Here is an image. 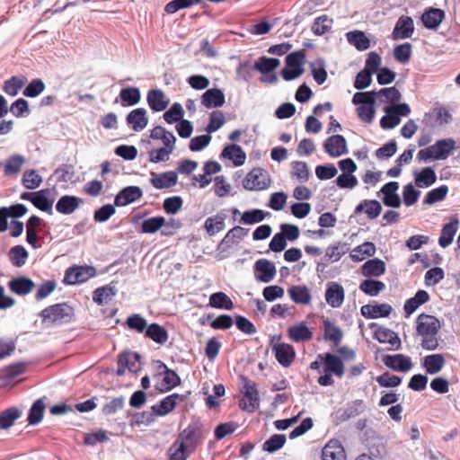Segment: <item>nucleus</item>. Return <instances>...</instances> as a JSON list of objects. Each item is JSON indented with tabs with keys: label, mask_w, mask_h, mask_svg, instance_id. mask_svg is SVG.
<instances>
[{
	"label": "nucleus",
	"mask_w": 460,
	"mask_h": 460,
	"mask_svg": "<svg viewBox=\"0 0 460 460\" xmlns=\"http://www.w3.org/2000/svg\"><path fill=\"white\" fill-rule=\"evenodd\" d=\"M40 317L48 324L67 323L74 318V309L66 303L56 304L42 310Z\"/></svg>",
	"instance_id": "obj_1"
},
{
	"label": "nucleus",
	"mask_w": 460,
	"mask_h": 460,
	"mask_svg": "<svg viewBox=\"0 0 460 460\" xmlns=\"http://www.w3.org/2000/svg\"><path fill=\"white\" fill-rule=\"evenodd\" d=\"M323 372H324V375L319 376L318 384L322 386L333 385L332 375L341 377L344 373V365L341 358L333 353H324Z\"/></svg>",
	"instance_id": "obj_2"
},
{
	"label": "nucleus",
	"mask_w": 460,
	"mask_h": 460,
	"mask_svg": "<svg viewBox=\"0 0 460 460\" xmlns=\"http://www.w3.org/2000/svg\"><path fill=\"white\" fill-rule=\"evenodd\" d=\"M376 92L357 93L353 96V102L357 107V113L361 120L370 123L375 114Z\"/></svg>",
	"instance_id": "obj_3"
},
{
	"label": "nucleus",
	"mask_w": 460,
	"mask_h": 460,
	"mask_svg": "<svg viewBox=\"0 0 460 460\" xmlns=\"http://www.w3.org/2000/svg\"><path fill=\"white\" fill-rule=\"evenodd\" d=\"M276 266L267 259H260L254 264V278L257 281L269 283L275 278Z\"/></svg>",
	"instance_id": "obj_4"
},
{
	"label": "nucleus",
	"mask_w": 460,
	"mask_h": 460,
	"mask_svg": "<svg viewBox=\"0 0 460 460\" xmlns=\"http://www.w3.org/2000/svg\"><path fill=\"white\" fill-rule=\"evenodd\" d=\"M244 189L249 190H260L268 188L269 180L265 172L260 168L251 171L243 181Z\"/></svg>",
	"instance_id": "obj_5"
},
{
	"label": "nucleus",
	"mask_w": 460,
	"mask_h": 460,
	"mask_svg": "<svg viewBox=\"0 0 460 460\" xmlns=\"http://www.w3.org/2000/svg\"><path fill=\"white\" fill-rule=\"evenodd\" d=\"M379 66L380 59H367L365 68L357 75L355 87L357 89L367 87L372 81L371 75L377 72Z\"/></svg>",
	"instance_id": "obj_6"
},
{
	"label": "nucleus",
	"mask_w": 460,
	"mask_h": 460,
	"mask_svg": "<svg viewBox=\"0 0 460 460\" xmlns=\"http://www.w3.org/2000/svg\"><path fill=\"white\" fill-rule=\"evenodd\" d=\"M439 328V321L432 315L420 314L417 318V332L421 336L437 335Z\"/></svg>",
	"instance_id": "obj_7"
},
{
	"label": "nucleus",
	"mask_w": 460,
	"mask_h": 460,
	"mask_svg": "<svg viewBox=\"0 0 460 460\" xmlns=\"http://www.w3.org/2000/svg\"><path fill=\"white\" fill-rule=\"evenodd\" d=\"M244 398L242 401L243 409L252 412L259 408L260 400L256 385L253 382L244 381Z\"/></svg>",
	"instance_id": "obj_8"
},
{
	"label": "nucleus",
	"mask_w": 460,
	"mask_h": 460,
	"mask_svg": "<svg viewBox=\"0 0 460 460\" xmlns=\"http://www.w3.org/2000/svg\"><path fill=\"white\" fill-rule=\"evenodd\" d=\"M95 270L93 267L70 268L65 275V282L70 285L83 283L93 276Z\"/></svg>",
	"instance_id": "obj_9"
},
{
	"label": "nucleus",
	"mask_w": 460,
	"mask_h": 460,
	"mask_svg": "<svg viewBox=\"0 0 460 460\" xmlns=\"http://www.w3.org/2000/svg\"><path fill=\"white\" fill-rule=\"evenodd\" d=\"M272 349L275 352L276 359L283 367H288L296 355L294 348L289 344L279 342V339L273 343Z\"/></svg>",
	"instance_id": "obj_10"
},
{
	"label": "nucleus",
	"mask_w": 460,
	"mask_h": 460,
	"mask_svg": "<svg viewBox=\"0 0 460 460\" xmlns=\"http://www.w3.org/2000/svg\"><path fill=\"white\" fill-rule=\"evenodd\" d=\"M143 195L142 190L137 186H128L122 189L115 197L114 203L118 207L127 206Z\"/></svg>",
	"instance_id": "obj_11"
},
{
	"label": "nucleus",
	"mask_w": 460,
	"mask_h": 460,
	"mask_svg": "<svg viewBox=\"0 0 460 460\" xmlns=\"http://www.w3.org/2000/svg\"><path fill=\"white\" fill-rule=\"evenodd\" d=\"M178 176L173 171L162 173L151 172L150 182L157 190L169 189L177 183Z\"/></svg>",
	"instance_id": "obj_12"
},
{
	"label": "nucleus",
	"mask_w": 460,
	"mask_h": 460,
	"mask_svg": "<svg viewBox=\"0 0 460 460\" xmlns=\"http://www.w3.org/2000/svg\"><path fill=\"white\" fill-rule=\"evenodd\" d=\"M414 30V22L410 16H401L393 30V37L395 40L407 39L411 36Z\"/></svg>",
	"instance_id": "obj_13"
},
{
	"label": "nucleus",
	"mask_w": 460,
	"mask_h": 460,
	"mask_svg": "<svg viewBox=\"0 0 460 460\" xmlns=\"http://www.w3.org/2000/svg\"><path fill=\"white\" fill-rule=\"evenodd\" d=\"M126 120L134 131H141L148 124L146 111L144 108L135 109L128 114Z\"/></svg>",
	"instance_id": "obj_14"
},
{
	"label": "nucleus",
	"mask_w": 460,
	"mask_h": 460,
	"mask_svg": "<svg viewBox=\"0 0 460 460\" xmlns=\"http://www.w3.org/2000/svg\"><path fill=\"white\" fill-rule=\"evenodd\" d=\"M383 362L386 367L396 371L407 372L412 367L411 358L402 354L385 356Z\"/></svg>",
	"instance_id": "obj_15"
},
{
	"label": "nucleus",
	"mask_w": 460,
	"mask_h": 460,
	"mask_svg": "<svg viewBox=\"0 0 460 460\" xmlns=\"http://www.w3.org/2000/svg\"><path fill=\"white\" fill-rule=\"evenodd\" d=\"M323 460H345V449L340 440L332 439L325 445Z\"/></svg>",
	"instance_id": "obj_16"
},
{
	"label": "nucleus",
	"mask_w": 460,
	"mask_h": 460,
	"mask_svg": "<svg viewBox=\"0 0 460 460\" xmlns=\"http://www.w3.org/2000/svg\"><path fill=\"white\" fill-rule=\"evenodd\" d=\"M445 18V13L443 10L438 8L429 7L426 9L421 15V21L425 28L429 30L437 29L443 19Z\"/></svg>",
	"instance_id": "obj_17"
},
{
	"label": "nucleus",
	"mask_w": 460,
	"mask_h": 460,
	"mask_svg": "<svg viewBox=\"0 0 460 460\" xmlns=\"http://www.w3.org/2000/svg\"><path fill=\"white\" fill-rule=\"evenodd\" d=\"M399 189V183L396 181H390L383 186L381 192L384 195L383 202L387 207L399 208L401 206V199L396 191Z\"/></svg>",
	"instance_id": "obj_18"
},
{
	"label": "nucleus",
	"mask_w": 460,
	"mask_h": 460,
	"mask_svg": "<svg viewBox=\"0 0 460 460\" xmlns=\"http://www.w3.org/2000/svg\"><path fill=\"white\" fill-rule=\"evenodd\" d=\"M146 101L149 107L154 111H162L165 110L170 102L164 93L160 89H152L148 91Z\"/></svg>",
	"instance_id": "obj_19"
},
{
	"label": "nucleus",
	"mask_w": 460,
	"mask_h": 460,
	"mask_svg": "<svg viewBox=\"0 0 460 460\" xmlns=\"http://www.w3.org/2000/svg\"><path fill=\"white\" fill-rule=\"evenodd\" d=\"M82 203V199L71 195L62 196L56 204L58 212L64 215H71L77 210Z\"/></svg>",
	"instance_id": "obj_20"
},
{
	"label": "nucleus",
	"mask_w": 460,
	"mask_h": 460,
	"mask_svg": "<svg viewBox=\"0 0 460 460\" xmlns=\"http://www.w3.org/2000/svg\"><path fill=\"white\" fill-rule=\"evenodd\" d=\"M286 66L281 71V75L286 81L294 80L303 74L305 59H286Z\"/></svg>",
	"instance_id": "obj_21"
},
{
	"label": "nucleus",
	"mask_w": 460,
	"mask_h": 460,
	"mask_svg": "<svg viewBox=\"0 0 460 460\" xmlns=\"http://www.w3.org/2000/svg\"><path fill=\"white\" fill-rule=\"evenodd\" d=\"M456 142L452 138L438 140L430 146L434 155V160L447 159L455 149Z\"/></svg>",
	"instance_id": "obj_22"
},
{
	"label": "nucleus",
	"mask_w": 460,
	"mask_h": 460,
	"mask_svg": "<svg viewBox=\"0 0 460 460\" xmlns=\"http://www.w3.org/2000/svg\"><path fill=\"white\" fill-rule=\"evenodd\" d=\"M459 221L457 218H453L448 224H446L441 231L438 238V243L441 247H448L454 239L456 233L458 230Z\"/></svg>",
	"instance_id": "obj_23"
},
{
	"label": "nucleus",
	"mask_w": 460,
	"mask_h": 460,
	"mask_svg": "<svg viewBox=\"0 0 460 460\" xmlns=\"http://www.w3.org/2000/svg\"><path fill=\"white\" fill-rule=\"evenodd\" d=\"M392 312V306L387 304L366 305L361 307V314L367 318H379L388 316Z\"/></svg>",
	"instance_id": "obj_24"
},
{
	"label": "nucleus",
	"mask_w": 460,
	"mask_h": 460,
	"mask_svg": "<svg viewBox=\"0 0 460 460\" xmlns=\"http://www.w3.org/2000/svg\"><path fill=\"white\" fill-rule=\"evenodd\" d=\"M323 146L331 156H339L345 152V139L341 135H333L325 140Z\"/></svg>",
	"instance_id": "obj_25"
},
{
	"label": "nucleus",
	"mask_w": 460,
	"mask_h": 460,
	"mask_svg": "<svg viewBox=\"0 0 460 460\" xmlns=\"http://www.w3.org/2000/svg\"><path fill=\"white\" fill-rule=\"evenodd\" d=\"M8 287L13 293L25 296L33 290L35 284L30 279L19 277L9 281Z\"/></svg>",
	"instance_id": "obj_26"
},
{
	"label": "nucleus",
	"mask_w": 460,
	"mask_h": 460,
	"mask_svg": "<svg viewBox=\"0 0 460 460\" xmlns=\"http://www.w3.org/2000/svg\"><path fill=\"white\" fill-rule=\"evenodd\" d=\"M179 400H182V397L172 394L164 398L159 404L152 406V410L156 415L164 416L174 409Z\"/></svg>",
	"instance_id": "obj_27"
},
{
	"label": "nucleus",
	"mask_w": 460,
	"mask_h": 460,
	"mask_svg": "<svg viewBox=\"0 0 460 460\" xmlns=\"http://www.w3.org/2000/svg\"><path fill=\"white\" fill-rule=\"evenodd\" d=\"M344 297V290L342 286L332 282L325 293L327 303L332 307H338L342 304Z\"/></svg>",
	"instance_id": "obj_28"
},
{
	"label": "nucleus",
	"mask_w": 460,
	"mask_h": 460,
	"mask_svg": "<svg viewBox=\"0 0 460 460\" xmlns=\"http://www.w3.org/2000/svg\"><path fill=\"white\" fill-rule=\"evenodd\" d=\"M224 103L225 95L219 89H209L202 95V104L207 108L221 107Z\"/></svg>",
	"instance_id": "obj_29"
},
{
	"label": "nucleus",
	"mask_w": 460,
	"mask_h": 460,
	"mask_svg": "<svg viewBox=\"0 0 460 460\" xmlns=\"http://www.w3.org/2000/svg\"><path fill=\"white\" fill-rule=\"evenodd\" d=\"M361 271L366 277H379L385 271V263L380 259L368 260L362 265Z\"/></svg>",
	"instance_id": "obj_30"
},
{
	"label": "nucleus",
	"mask_w": 460,
	"mask_h": 460,
	"mask_svg": "<svg viewBox=\"0 0 460 460\" xmlns=\"http://www.w3.org/2000/svg\"><path fill=\"white\" fill-rule=\"evenodd\" d=\"M415 184L419 188H428L437 180L435 171L431 167H425L421 171L414 172Z\"/></svg>",
	"instance_id": "obj_31"
},
{
	"label": "nucleus",
	"mask_w": 460,
	"mask_h": 460,
	"mask_svg": "<svg viewBox=\"0 0 460 460\" xmlns=\"http://www.w3.org/2000/svg\"><path fill=\"white\" fill-rule=\"evenodd\" d=\"M200 439L199 432L196 428L189 426L179 436L177 443L182 444L186 448H194Z\"/></svg>",
	"instance_id": "obj_32"
},
{
	"label": "nucleus",
	"mask_w": 460,
	"mask_h": 460,
	"mask_svg": "<svg viewBox=\"0 0 460 460\" xmlns=\"http://www.w3.org/2000/svg\"><path fill=\"white\" fill-rule=\"evenodd\" d=\"M249 233V229L243 228L242 226H234L232 229H230L227 234L225 235L223 240L218 245L219 249H223L224 246H230L231 244L234 243H238L241 241L244 236H246Z\"/></svg>",
	"instance_id": "obj_33"
},
{
	"label": "nucleus",
	"mask_w": 460,
	"mask_h": 460,
	"mask_svg": "<svg viewBox=\"0 0 460 460\" xmlns=\"http://www.w3.org/2000/svg\"><path fill=\"white\" fill-rule=\"evenodd\" d=\"M376 252V246L373 243L365 242L350 251L349 256L354 261H362L367 257L373 256Z\"/></svg>",
	"instance_id": "obj_34"
},
{
	"label": "nucleus",
	"mask_w": 460,
	"mask_h": 460,
	"mask_svg": "<svg viewBox=\"0 0 460 460\" xmlns=\"http://www.w3.org/2000/svg\"><path fill=\"white\" fill-rule=\"evenodd\" d=\"M223 157L228 158L233 161L235 166H240L245 162V153L241 146L237 145H230L224 148L222 155Z\"/></svg>",
	"instance_id": "obj_35"
},
{
	"label": "nucleus",
	"mask_w": 460,
	"mask_h": 460,
	"mask_svg": "<svg viewBox=\"0 0 460 460\" xmlns=\"http://www.w3.org/2000/svg\"><path fill=\"white\" fill-rule=\"evenodd\" d=\"M288 336L295 342H303L310 341L313 337V332L305 323H299L288 329Z\"/></svg>",
	"instance_id": "obj_36"
},
{
	"label": "nucleus",
	"mask_w": 460,
	"mask_h": 460,
	"mask_svg": "<svg viewBox=\"0 0 460 460\" xmlns=\"http://www.w3.org/2000/svg\"><path fill=\"white\" fill-rule=\"evenodd\" d=\"M140 356L135 352H125L119 357L118 365L125 366L128 371L137 373L140 370Z\"/></svg>",
	"instance_id": "obj_37"
},
{
	"label": "nucleus",
	"mask_w": 460,
	"mask_h": 460,
	"mask_svg": "<svg viewBox=\"0 0 460 460\" xmlns=\"http://www.w3.org/2000/svg\"><path fill=\"white\" fill-rule=\"evenodd\" d=\"M146 336L154 342L161 345L164 344L169 337L167 331L163 326L155 323L149 324Z\"/></svg>",
	"instance_id": "obj_38"
},
{
	"label": "nucleus",
	"mask_w": 460,
	"mask_h": 460,
	"mask_svg": "<svg viewBox=\"0 0 460 460\" xmlns=\"http://www.w3.org/2000/svg\"><path fill=\"white\" fill-rule=\"evenodd\" d=\"M347 41L358 50H366L370 47V40L361 31L347 32Z\"/></svg>",
	"instance_id": "obj_39"
},
{
	"label": "nucleus",
	"mask_w": 460,
	"mask_h": 460,
	"mask_svg": "<svg viewBox=\"0 0 460 460\" xmlns=\"http://www.w3.org/2000/svg\"><path fill=\"white\" fill-rule=\"evenodd\" d=\"M324 339L332 342V347H337L343 338L342 331L329 320L323 322Z\"/></svg>",
	"instance_id": "obj_40"
},
{
	"label": "nucleus",
	"mask_w": 460,
	"mask_h": 460,
	"mask_svg": "<svg viewBox=\"0 0 460 460\" xmlns=\"http://www.w3.org/2000/svg\"><path fill=\"white\" fill-rule=\"evenodd\" d=\"M158 368L164 369V376L162 381V389L164 390H170L180 383V377L179 376L173 371L169 369L164 363L162 361H157Z\"/></svg>",
	"instance_id": "obj_41"
},
{
	"label": "nucleus",
	"mask_w": 460,
	"mask_h": 460,
	"mask_svg": "<svg viewBox=\"0 0 460 460\" xmlns=\"http://www.w3.org/2000/svg\"><path fill=\"white\" fill-rule=\"evenodd\" d=\"M117 294V288L113 286L108 285L98 288L93 292V300L98 305L108 304L109 301Z\"/></svg>",
	"instance_id": "obj_42"
},
{
	"label": "nucleus",
	"mask_w": 460,
	"mask_h": 460,
	"mask_svg": "<svg viewBox=\"0 0 460 460\" xmlns=\"http://www.w3.org/2000/svg\"><path fill=\"white\" fill-rule=\"evenodd\" d=\"M290 298L297 304L307 305L311 301V293L305 286H292L288 289Z\"/></svg>",
	"instance_id": "obj_43"
},
{
	"label": "nucleus",
	"mask_w": 460,
	"mask_h": 460,
	"mask_svg": "<svg viewBox=\"0 0 460 460\" xmlns=\"http://www.w3.org/2000/svg\"><path fill=\"white\" fill-rule=\"evenodd\" d=\"M365 212L368 218H376L382 211L381 204L376 200H363L356 208V213Z\"/></svg>",
	"instance_id": "obj_44"
},
{
	"label": "nucleus",
	"mask_w": 460,
	"mask_h": 460,
	"mask_svg": "<svg viewBox=\"0 0 460 460\" xmlns=\"http://www.w3.org/2000/svg\"><path fill=\"white\" fill-rule=\"evenodd\" d=\"M22 415V411L15 407H11L0 413V429L11 428L16 420Z\"/></svg>",
	"instance_id": "obj_45"
},
{
	"label": "nucleus",
	"mask_w": 460,
	"mask_h": 460,
	"mask_svg": "<svg viewBox=\"0 0 460 460\" xmlns=\"http://www.w3.org/2000/svg\"><path fill=\"white\" fill-rule=\"evenodd\" d=\"M119 97L122 101L123 106H132L139 102L141 94L140 91L137 87H127L121 89Z\"/></svg>",
	"instance_id": "obj_46"
},
{
	"label": "nucleus",
	"mask_w": 460,
	"mask_h": 460,
	"mask_svg": "<svg viewBox=\"0 0 460 460\" xmlns=\"http://www.w3.org/2000/svg\"><path fill=\"white\" fill-rule=\"evenodd\" d=\"M224 215H216L214 217H208L205 221V228L209 235H214L217 233L222 231L225 228Z\"/></svg>",
	"instance_id": "obj_47"
},
{
	"label": "nucleus",
	"mask_w": 460,
	"mask_h": 460,
	"mask_svg": "<svg viewBox=\"0 0 460 460\" xmlns=\"http://www.w3.org/2000/svg\"><path fill=\"white\" fill-rule=\"evenodd\" d=\"M26 159L21 155H13L10 156L4 165V173L6 175L17 174L22 170Z\"/></svg>",
	"instance_id": "obj_48"
},
{
	"label": "nucleus",
	"mask_w": 460,
	"mask_h": 460,
	"mask_svg": "<svg viewBox=\"0 0 460 460\" xmlns=\"http://www.w3.org/2000/svg\"><path fill=\"white\" fill-rule=\"evenodd\" d=\"M209 305L212 307L231 310L234 304L229 296L224 292H216L209 297Z\"/></svg>",
	"instance_id": "obj_49"
},
{
	"label": "nucleus",
	"mask_w": 460,
	"mask_h": 460,
	"mask_svg": "<svg viewBox=\"0 0 460 460\" xmlns=\"http://www.w3.org/2000/svg\"><path fill=\"white\" fill-rule=\"evenodd\" d=\"M445 360L441 354L429 355L424 358V367L429 374L438 373L442 369Z\"/></svg>",
	"instance_id": "obj_50"
},
{
	"label": "nucleus",
	"mask_w": 460,
	"mask_h": 460,
	"mask_svg": "<svg viewBox=\"0 0 460 460\" xmlns=\"http://www.w3.org/2000/svg\"><path fill=\"white\" fill-rule=\"evenodd\" d=\"M46 190H41L36 191V195L32 200V204L41 211L47 212L49 215L53 214V200H49L46 195Z\"/></svg>",
	"instance_id": "obj_51"
},
{
	"label": "nucleus",
	"mask_w": 460,
	"mask_h": 460,
	"mask_svg": "<svg viewBox=\"0 0 460 460\" xmlns=\"http://www.w3.org/2000/svg\"><path fill=\"white\" fill-rule=\"evenodd\" d=\"M45 404L42 399L34 402L30 409L28 421L31 425H36L41 421L44 414Z\"/></svg>",
	"instance_id": "obj_52"
},
{
	"label": "nucleus",
	"mask_w": 460,
	"mask_h": 460,
	"mask_svg": "<svg viewBox=\"0 0 460 460\" xmlns=\"http://www.w3.org/2000/svg\"><path fill=\"white\" fill-rule=\"evenodd\" d=\"M28 257V252L22 245L13 247L9 252V258L12 263L16 267H22L25 264Z\"/></svg>",
	"instance_id": "obj_53"
},
{
	"label": "nucleus",
	"mask_w": 460,
	"mask_h": 460,
	"mask_svg": "<svg viewBox=\"0 0 460 460\" xmlns=\"http://www.w3.org/2000/svg\"><path fill=\"white\" fill-rule=\"evenodd\" d=\"M165 224V219L163 217H154L146 219L142 223V232L145 234H154L161 229Z\"/></svg>",
	"instance_id": "obj_54"
},
{
	"label": "nucleus",
	"mask_w": 460,
	"mask_h": 460,
	"mask_svg": "<svg viewBox=\"0 0 460 460\" xmlns=\"http://www.w3.org/2000/svg\"><path fill=\"white\" fill-rule=\"evenodd\" d=\"M42 178L35 170L25 171L22 176V184L26 189L34 190L40 186Z\"/></svg>",
	"instance_id": "obj_55"
},
{
	"label": "nucleus",
	"mask_w": 460,
	"mask_h": 460,
	"mask_svg": "<svg viewBox=\"0 0 460 460\" xmlns=\"http://www.w3.org/2000/svg\"><path fill=\"white\" fill-rule=\"evenodd\" d=\"M359 288L364 293L375 296L385 288V285L378 280L366 279L361 282Z\"/></svg>",
	"instance_id": "obj_56"
},
{
	"label": "nucleus",
	"mask_w": 460,
	"mask_h": 460,
	"mask_svg": "<svg viewBox=\"0 0 460 460\" xmlns=\"http://www.w3.org/2000/svg\"><path fill=\"white\" fill-rule=\"evenodd\" d=\"M375 335L376 338L382 343H389L393 346H398L400 344V340L397 334L389 329L379 328L376 330Z\"/></svg>",
	"instance_id": "obj_57"
},
{
	"label": "nucleus",
	"mask_w": 460,
	"mask_h": 460,
	"mask_svg": "<svg viewBox=\"0 0 460 460\" xmlns=\"http://www.w3.org/2000/svg\"><path fill=\"white\" fill-rule=\"evenodd\" d=\"M286 436L283 434H275L263 443L262 449L273 453L281 448L286 443Z\"/></svg>",
	"instance_id": "obj_58"
},
{
	"label": "nucleus",
	"mask_w": 460,
	"mask_h": 460,
	"mask_svg": "<svg viewBox=\"0 0 460 460\" xmlns=\"http://www.w3.org/2000/svg\"><path fill=\"white\" fill-rule=\"evenodd\" d=\"M292 176L296 177L300 182H305L309 178V170L306 163L296 161L291 164Z\"/></svg>",
	"instance_id": "obj_59"
},
{
	"label": "nucleus",
	"mask_w": 460,
	"mask_h": 460,
	"mask_svg": "<svg viewBox=\"0 0 460 460\" xmlns=\"http://www.w3.org/2000/svg\"><path fill=\"white\" fill-rule=\"evenodd\" d=\"M448 188L446 185H442L437 189L429 191L423 200L425 204L432 205L438 201H441L447 196Z\"/></svg>",
	"instance_id": "obj_60"
},
{
	"label": "nucleus",
	"mask_w": 460,
	"mask_h": 460,
	"mask_svg": "<svg viewBox=\"0 0 460 460\" xmlns=\"http://www.w3.org/2000/svg\"><path fill=\"white\" fill-rule=\"evenodd\" d=\"M266 213L261 209H252L244 211L241 217V222L246 225H252L261 222L265 218Z\"/></svg>",
	"instance_id": "obj_61"
},
{
	"label": "nucleus",
	"mask_w": 460,
	"mask_h": 460,
	"mask_svg": "<svg viewBox=\"0 0 460 460\" xmlns=\"http://www.w3.org/2000/svg\"><path fill=\"white\" fill-rule=\"evenodd\" d=\"M127 324L129 329L136 330L137 332H146L149 326L146 320L139 314H133L127 319Z\"/></svg>",
	"instance_id": "obj_62"
},
{
	"label": "nucleus",
	"mask_w": 460,
	"mask_h": 460,
	"mask_svg": "<svg viewBox=\"0 0 460 460\" xmlns=\"http://www.w3.org/2000/svg\"><path fill=\"white\" fill-rule=\"evenodd\" d=\"M182 116L183 109L178 102L173 103L172 106L164 113V119L169 124L181 120Z\"/></svg>",
	"instance_id": "obj_63"
},
{
	"label": "nucleus",
	"mask_w": 460,
	"mask_h": 460,
	"mask_svg": "<svg viewBox=\"0 0 460 460\" xmlns=\"http://www.w3.org/2000/svg\"><path fill=\"white\" fill-rule=\"evenodd\" d=\"M187 449L182 444L175 441L168 449L169 460H187Z\"/></svg>",
	"instance_id": "obj_64"
}]
</instances>
